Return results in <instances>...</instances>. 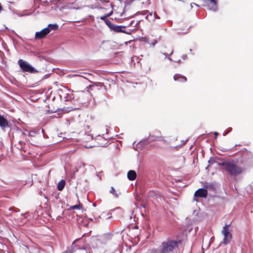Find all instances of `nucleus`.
<instances>
[{"instance_id": "obj_28", "label": "nucleus", "mask_w": 253, "mask_h": 253, "mask_svg": "<svg viewBox=\"0 0 253 253\" xmlns=\"http://www.w3.org/2000/svg\"><path fill=\"white\" fill-rule=\"evenodd\" d=\"M187 55L186 54H183L182 56V58L183 59V60H185L186 59H187Z\"/></svg>"}, {"instance_id": "obj_43", "label": "nucleus", "mask_w": 253, "mask_h": 253, "mask_svg": "<svg viewBox=\"0 0 253 253\" xmlns=\"http://www.w3.org/2000/svg\"><path fill=\"white\" fill-rule=\"evenodd\" d=\"M132 24H133V21H131V22H130V23L129 24V25H128V26H131V25H132Z\"/></svg>"}, {"instance_id": "obj_24", "label": "nucleus", "mask_w": 253, "mask_h": 253, "mask_svg": "<svg viewBox=\"0 0 253 253\" xmlns=\"http://www.w3.org/2000/svg\"><path fill=\"white\" fill-rule=\"evenodd\" d=\"M162 53L163 54H164V55L165 56V58H168V60H169V61H173L172 60V59L170 57H167V53H163V52H162Z\"/></svg>"}, {"instance_id": "obj_51", "label": "nucleus", "mask_w": 253, "mask_h": 253, "mask_svg": "<svg viewBox=\"0 0 253 253\" xmlns=\"http://www.w3.org/2000/svg\"><path fill=\"white\" fill-rule=\"evenodd\" d=\"M12 209H13L12 208H9V210H10V211H12Z\"/></svg>"}, {"instance_id": "obj_17", "label": "nucleus", "mask_w": 253, "mask_h": 253, "mask_svg": "<svg viewBox=\"0 0 253 253\" xmlns=\"http://www.w3.org/2000/svg\"><path fill=\"white\" fill-rule=\"evenodd\" d=\"M148 12H149L148 10H143L141 11H138L137 12H136L135 13V15H144L147 14L148 13Z\"/></svg>"}, {"instance_id": "obj_54", "label": "nucleus", "mask_w": 253, "mask_h": 253, "mask_svg": "<svg viewBox=\"0 0 253 253\" xmlns=\"http://www.w3.org/2000/svg\"><path fill=\"white\" fill-rule=\"evenodd\" d=\"M82 166H84V163H83V164H82Z\"/></svg>"}, {"instance_id": "obj_32", "label": "nucleus", "mask_w": 253, "mask_h": 253, "mask_svg": "<svg viewBox=\"0 0 253 253\" xmlns=\"http://www.w3.org/2000/svg\"><path fill=\"white\" fill-rule=\"evenodd\" d=\"M93 86L92 85H89L87 87V88H88V89H91V88L93 87Z\"/></svg>"}, {"instance_id": "obj_30", "label": "nucleus", "mask_w": 253, "mask_h": 253, "mask_svg": "<svg viewBox=\"0 0 253 253\" xmlns=\"http://www.w3.org/2000/svg\"><path fill=\"white\" fill-rule=\"evenodd\" d=\"M214 136H215V138H216L217 137L218 135V133L217 132H214Z\"/></svg>"}, {"instance_id": "obj_53", "label": "nucleus", "mask_w": 253, "mask_h": 253, "mask_svg": "<svg viewBox=\"0 0 253 253\" xmlns=\"http://www.w3.org/2000/svg\"><path fill=\"white\" fill-rule=\"evenodd\" d=\"M36 0H34V2L35 4V3H36Z\"/></svg>"}, {"instance_id": "obj_39", "label": "nucleus", "mask_w": 253, "mask_h": 253, "mask_svg": "<svg viewBox=\"0 0 253 253\" xmlns=\"http://www.w3.org/2000/svg\"><path fill=\"white\" fill-rule=\"evenodd\" d=\"M232 128H230L227 132H228V133L230 132V131H232Z\"/></svg>"}, {"instance_id": "obj_35", "label": "nucleus", "mask_w": 253, "mask_h": 253, "mask_svg": "<svg viewBox=\"0 0 253 253\" xmlns=\"http://www.w3.org/2000/svg\"><path fill=\"white\" fill-rule=\"evenodd\" d=\"M3 10L2 7L1 6V4L0 3V12Z\"/></svg>"}, {"instance_id": "obj_18", "label": "nucleus", "mask_w": 253, "mask_h": 253, "mask_svg": "<svg viewBox=\"0 0 253 253\" xmlns=\"http://www.w3.org/2000/svg\"><path fill=\"white\" fill-rule=\"evenodd\" d=\"M38 132V131L32 130L31 131H28V135L30 136H35L36 134Z\"/></svg>"}, {"instance_id": "obj_12", "label": "nucleus", "mask_w": 253, "mask_h": 253, "mask_svg": "<svg viewBox=\"0 0 253 253\" xmlns=\"http://www.w3.org/2000/svg\"><path fill=\"white\" fill-rule=\"evenodd\" d=\"M127 178L129 180H134L136 178V172L133 170H130L127 172Z\"/></svg>"}, {"instance_id": "obj_34", "label": "nucleus", "mask_w": 253, "mask_h": 253, "mask_svg": "<svg viewBox=\"0 0 253 253\" xmlns=\"http://www.w3.org/2000/svg\"><path fill=\"white\" fill-rule=\"evenodd\" d=\"M228 133V132H224L223 133V136H225V135H226Z\"/></svg>"}, {"instance_id": "obj_25", "label": "nucleus", "mask_w": 253, "mask_h": 253, "mask_svg": "<svg viewBox=\"0 0 253 253\" xmlns=\"http://www.w3.org/2000/svg\"><path fill=\"white\" fill-rule=\"evenodd\" d=\"M154 15L156 19H159L160 18V17L157 14L156 12H154Z\"/></svg>"}, {"instance_id": "obj_8", "label": "nucleus", "mask_w": 253, "mask_h": 253, "mask_svg": "<svg viewBox=\"0 0 253 253\" xmlns=\"http://www.w3.org/2000/svg\"><path fill=\"white\" fill-rule=\"evenodd\" d=\"M49 33V30L48 28H44L40 32H37L35 34V38L37 39H41L46 36Z\"/></svg>"}, {"instance_id": "obj_52", "label": "nucleus", "mask_w": 253, "mask_h": 253, "mask_svg": "<svg viewBox=\"0 0 253 253\" xmlns=\"http://www.w3.org/2000/svg\"><path fill=\"white\" fill-rule=\"evenodd\" d=\"M42 132L43 133L44 130H43V129H42Z\"/></svg>"}, {"instance_id": "obj_2", "label": "nucleus", "mask_w": 253, "mask_h": 253, "mask_svg": "<svg viewBox=\"0 0 253 253\" xmlns=\"http://www.w3.org/2000/svg\"><path fill=\"white\" fill-rule=\"evenodd\" d=\"M180 243V241L167 240L160 246L161 253H172Z\"/></svg>"}, {"instance_id": "obj_42", "label": "nucleus", "mask_w": 253, "mask_h": 253, "mask_svg": "<svg viewBox=\"0 0 253 253\" xmlns=\"http://www.w3.org/2000/svg\"><path fill=\"white\" fill-rule=\"evenodd\" d=\"M40 13V12L39 11H37L36 13H35V15H37V14H39Z\"/></svg>"}, {"instance_id": "obj_11", "label": "nucleus", "mask_w": 253, "mask_h": 253, "mask_svg": "<svg viewBox=\"0 0 253 253\" xmlns=\"http://www.w3.org/2000/svg\"><path fill=\"white\" fill-rule=\"evenodd\" d=\"M173 79L175 81H178L182 83H184L187 81V78L186 77L178 74H175L173 76Z\"/></svg>"}, {"instance_id": "obj_7", "label": "nucleus", "mask_w": 253, "mask_h": 253, "mask_svg": "<svg viewBox=\"0 0 253 253\" xmlns=\"http://www.w3.org/2000/svg\"><path fill=\"white\" fill-rule=\"evenodd\" d=\"M207 195V190L203 188L199 189L195 192L194 194V196L196 197L206 198Z\"/></svg>"}, {"instance_id": "obj_20", "label": "nucleus", "mask_w": 253, "mask_h": 253, "mask_svg": "<svg viewBox=\"0 0 253 253\" xmlns=\"http://www.w3.org/2000/svg\"><path fill=\"white\" fill-rule=\"evenodd\" d=\"M110 192L111 193H112V194H113L114 195H115L116 197H118V196L117 195V194L116 193L115 189H114V188L113 187H111Z\"/></svg>"}, {"instance_id": "obj_29", "label": "nucleus", "mask_w": 253, "mask_h": 253, "mask_svg": "<svg viewBox=\"0 0 253 253\" xmlns=\"http://www.w3.org/2000/svg\"><path fill=\"white\" fill-rule=\"evenodd\" d=\"M42 2V4L43 5H45V4H46V3H48V4H49V2H48V1H47V0L43 1Z\"/></svg>"}, {"instance_id": "obj_49", "label": "nucleus", "mask_w": 253, "mask_h": 253, "mask_svg": "<svg viewBox=\"0 0 253 253\" xmlns=\"http://www.w3.org/2000/svg\"><path fill=\"white\" fill-rule=\"evenodd\" d=\"M115 210H121V208L119 207H118V208H116Z\"/></svg>"}, {"instance_id": "obj_40", "label": "nucleus", "mask_w": 253, "mask_h": 253, "mask_svg": "<svg viewBox=\"0 0 253 253\" xmlns=\"http://www.w3.org/2000/svg\"><path fill=\"white\" fill-rule=\"evenodd\" d=\"M77 92L79 93H83L84 92V91H78Z\"/></svg>"}, {"instance_id": "obj_50", "label": "nucleus", "mask_w": 253, "mask_h": 253, "mask_svg": "<svg viewBox=\"0 0 253 253\" xmlns=\"http://www.w3.org/2000/svg\"><path fill=\"white\" fill-rule=\"evenodd\" d=\"M22 135H26V133L22 132Z\"/></svg>"}, {"instance_id": "obj_38", "label": "nucleus", "mask_w": 253, "mask_h": 253, "mask_svg": "<svg viewBox=\"0 0 253 253\" xmlns=\"http://www.w3.org/2000/svg\"><path fill=\"white\" fill-rule=\"evenodd\" d=\"M148 16H149V15H147L145 17V19H147V20H149V21H150L149 19L148 18Z\"/></svg>"}, {"instance_id": "obj_57", "label": "nucleus", "mask_w": 253, "mask_h": 253, "mask_svg": "<svg viewBox=\"0 0 253 253\" xmlns=\"http://www.w3.org/2000/svg\"><path fill=\"white\" fill-rule=\"evenodd\" d=\"M38 0V1H42V0Z\"/></svg>"}, {"instance_id": "obj_19", "label": "nucleus", "mask_w": 253, "mask_h": 253, "mask_svg": "<svg viewBox=\"0 0 253 253\" xmlns=\"http://www.w3.org/2000/svg\"><path fill=\"white\" fill-rule=\"evenodd\" d=\"M149 253H161L160 248L158 249H152L150 251Z\"/></svg>"}, {"instance_id": "obj_48", "label": "nucleus", "mask_w": 253, "mask_h": 253, "mask_svg": "<svg viewBox=\"0 0 253 253\" xmlns=\"http://www.w3.org/2000/svg\"><path fill=\"white\" fill-rule=\"evenodd\" d=\"M92 205H93V207H96V204L95 203H93Z\"/></svg>"}, {"instance_id": "obj_58", "label": "nucleus", "mask_w": 253, "mask_h": 253, "mask_svg": "<svg viewBox=\"0 0 253 253\" xmlns=\"http://www.w3.org/2000/svg\"><path fill=\"white\" fill-rule=\"evenodd\" d=\"M252 185H253V183H252Z\"/></svg>"}, {"instance_id": "obj_3", "label": "nucleus", "mask_w": 253, "mask_h": 253, "mask_svg": "<svg viewBox=\"0 0 253 253\" xmlns=\"http://www.w3.org/2000/svg\"><path fill=\"white\" fill-rule=\"evenodd\" d=\"M18 63L21 70L24 72H28L30 73H36L38 71L33 67L28 62L24 61L22 59H19L18 61Z\"/></svg>"}, {"instance_id": "obj_41", "label": "nucleus", "mask_w": 253, "mask_h": 253, "mask_svg": "<svg viewBox=\"0 0 253 253\" xmlns=\"http://www.w3.org/2000/svg\"><path fill=\"white\" fill-rule=\"evenodd\" d=\"M39 8V6H37L36 7H35V8L34 10V11H35L37 8Z\"/></svg>"}, {"instance_id": "obj_4", "label": "nucleus", "mask_w": 253, "mask_h": 253, "mask_svg": "<svg viewBox=\"0 0 253 253\" xmlns=\"http://www.w3.org/2000/svg\"><path fill=\"white\" fill-rule=\"evenodd\" d=\"M229 225L226 224L223 228L222 233L224 235L223 244L226 245L230 241L232 235L229 231Z\"/></svg>"}, {"instance_id": "obj_10", "label": "nucleus", "mask_w": 253, "mask_h": 253, "mask_svg": "<svg viewBox=\"0 0 253 253\" xmlns=\"http://www.w3.org/2000/svg\"><path fill=\"white\" fill-rule=\"evenodd\" d=\"M0 126L2 129L9 127L7 120L3 116L0 115Z\"/></svg>"}, {"instance_id": "obj_33", "label": "nucleus", "mask_w": 253, "mask_h": 253, "mask_svg": "<svg viewBox=\"0 0 253 253\" xmlns=\"http://www.w3.org/2000/svg\"><path fill=\"white\" fill-rule=\"evenodd\" d=\"M220 150L223 152H227V150L225 148H223L222 149H220Z\"/></svg>"}, {"instance_id": "obj_36", "label": "nucleus", "mask_w": 253, "mask_h": 253, "mask_svg": "<svg viewBox=\"0 0 253 253\" xmlns=\"http://www.w3.org/2000/svg\"><path fill=\"white\" fill-rule=\"evenodd\" d=\"M152 14H153V12H150L148 15H149V16H152Z\"/></svg>"}, {"instance_id": "obj_1", "label": "nucleus", "mask_w": 253, "mask_h": 253, "mask_svg": "<svg viewBox=\"0 0 253 253\" xmlns=\"http://www.w3.org/2000/svg\"><path fill=\"white\" fill-rule=\"evenodd\" d=\"M218 165L231 176H236L242 172L241 168L232 162L225 161L219 163Z\"/></svg>"}, {"instance_id": "obj_26", "label": "nucleus", "mask_w": 253, "mask_h": 253, "mask_svg": "<svg viewBox=\"0 0 253 253\" xmlns=\"http://www.w3.org/2000/svg\"><path fill=\"white\" fill-rule=\"evenodd\" d=\"M214 159L212 158H211L210 159V160H209L208 162H209V163H214Z\"/></svg>"}, {"instance_id": "obj_44", "label": "nucleus", "mask_w": 253, "mask_h": 253, "mask_svg": "<svg viewBox=\"0 0 253 253\" xmlns=\"http://www.w3.org/2000/svg\"><path fill=\"white\" fill-rule=\"evenodd\" d=\"M173 51L172 50L171 52H170L169 55H171L173 54Z\"/></svg>"}, {"instance_id": "obj_13", "label": "nucleus", "mask_w": 253, "mask_h": 253, "mask_svg": "<svg viewBox=\"0 0 253 253\" xmlns=\"http://www.w3.org/2000/svg\"><path fill=\"white\" fill-rule=\"evenodd\" d=\"M65 185V180H60L58 183L57 189L59 191H62L64 189Z\"/></svg>"}, {"instance_id": "obj_31", "label": "nucleus", "mask_w": 253, "mask_h": 253, "mask_svg": "<svg viewBox=\"0 0 253 253\" xmlns=\"http://www.w3.org/2000/svg\"><path fill=\"white\" fill-rule=\"evenodd\" d=\"M158 43L157 41L155 40L152 43V44L153 46H154L155 44H156Z\"/></svg>"}, {"instance_id": "obj_23", "label": "nucleus", "mask_w": 253, "mask_h": 253, "mask_svg": "<svg viewBox=\"0 0 253 253\" xmlns=\"http://www.w3.org/2000/svg\"><path fill=\"white\" fill-rule=\"evenodd\" d=\"M107 16H106V14H105L104 15H103L100 17V19H101L102 20H103L105 22V20H106L107 19Z\"/></svg>"}, {"instance_id": "obj_5", "label": "nucleus", "mask_w": 253, "mask_h": 253, "mask_svg": "<svg viewBox=\"0 0 253 253\" xmlns=\"http://www.w3.org/2000/svg\"><path fill=\"white\" fill-rule=\"evenodd\" d=\"M147 197L149 198H153L159 203L163 201V198L160 193L154 190H150L147 194Z\"/></svg>"}, {"instance_id": "obj_27", "label": "nucleus", "mask_w": 253, "mask_h": 253, "mask_svg": "<svg viewBox=\"0 0 253 253\" xmlns=\"http://www.w3.org/2000/svg\"><path fill=\"white\" fill-rule=\"evenodd\" d=\"M112 13H113V11H111L109 13L106 14V15L107 16V17H108L110 16L112 14Z\"/></svg>"}, {"instance_id": "obj_47", "label": "nucleus", "mask_w": 253, "mask_h": 253, "mask_svg": "<svg viewBox=\"0 0 253 253\" xmlns=\"http://www.w3.org/2000/svg\"><path fill=\"white\" fill-rule=\"evenodd\" d=\"M88 7H89V8H94V7L93 6H87Z\"/></svg>"}, {"instance_id": "obj_14", "label": "nucleus", "mask_w": 253, "mask_h": 253, "mask_svg": "<svg viewBox=\"0 0 253 253\" xmlns=\"http://www.w3.org/2000/svg\"><path fill=\"white\" fill-rule=\"evenodd\" d=\"M46 28H48L50 32L51 30H57L58 28V25L57 24H49Z\"/></svg>"}, {"instance_id": "obj_9", "label": "nucleus", "mask_w": 253, "mask_h": 253, "mask_svg": "<svg viewBox=\"0 0 253 253\" xmlns=\"http://www.w3.org/2000/svg\"><path fill=\"white\" fill-rule=\"evenodd\" d=\"M126 27L125 26L122 25H115L112 30L114 31L119 33V32H122L126 33V34H130L131 31L129 30V31H126L124 29Z\"/></svg>"}, {"instance_id": "obj_55", "label": "nucleus", "mask_w": 253, "mask_h": 253, "mask_svg": "<svg viewBox=\"0 0 253 253\" xmlns=\"http://www.w3.org/2000/svg\"><path fill=\"white\" fill-rule=\"evenodd\" d=\"M191 51H192V49H190V52H191Z\"/></svg>"}, {"instance_id": "obj_16", "label": "nucleus", "mask_w": 253, "mask_h": 253, "mask_svg": "<svg viewBox=\"0 0 253 253\" xmlns=\"http://www.w3.org/2000/svg\"><path fill=\"white\" fill-rule=\"evenodd\" d=\"M105 23L108 26V27L112 30L115 25L112 24V22L108 19L105 20Z\"/></svg>"}, {"instance_id": "obj_37", "label": "nucleus", "mask_w": 253, "mask_h": 253, "mask_svg": "<svg viewBox=\"0 0 253 253\" xmlns=\"http://www.w3.org/2000/svg\"><path fill=\"white\" fill-rule=\"evenodd\" d=\"M175 62L176 63H181V60L179 59L177 61H175Z\"/></svg>"}, {"instance_id": "obj_56", "label": "nucleus", "mask_w": 253, "mask_h": 253, "mask_svg": "<svg viewBox=\"0 0 253 253\" xmlns=\"http://www.w3.org/2000/svg\"><path fill=\"white\" fill-rule=\"evenodd\" d=\"M11 3H13L14 2H10Z\"/></svg>"}, {"instance_id": "obj_15", "label": "nucleus", "mask_w": 253, "mask_h": 253, "mask_svg": "<svg viewBox=\"0 0 253 253\" xmlns=\"http://www.w3.org/2000/svg\"><path fill=\"white\" fill-rule=\"evenodd\" d=\"M74 98V95L73 94H67L65 96V101H70Z\"/></svg>"}, {"instance_id": "obj_45", "label": "nucleus", "mask_w": 253, "mask_h": 253, "mask_svg": "<svg viewBox=\"0 0 253 253\" xmlns=\"http://www.w3.org/2000/svg\"><path fill=\"white\" fill-rule=\"evenodd\" d=\"M30 15V14H24L23 15H24V16H27V15Z\"/></svg>"}, {"instance_id": "obj_46", "label": "nucleus", "mask_w": 253, "mask_h": 253, "mask_svg": "<svg viewBox=\"0 0 253 253\" xmlns=\"http://www.w3.org/2000/svg\"><path fill=\"white\" fill-rule=\"evenodd\" d=\"M193 4H194L196 5L197 6H198V7H199V5H198V4H197L195 3H193Z\"/></svg>"}, {"instance_id": "obj_21", "label": "nucleus", "mask_w": 253, "mask_h": 253, "mask_svg": "<svg viewBox=\"0 0 253 253\" xmlns=\"http://www.w3.org/2000/svg\"><path fill=\"white\" fill-rule=\"evenodd\" d=\"M18 143L20 144V146H18L17 148L19 149H22L23 148V145L25 144V143L22 141H19Z\"/></svg>"}, {"instance_id": "obj_22", "label": "nucleus", "mask_w": 253, "mask_h": 253, "mask_svg": "<svg viewBox=\"0 0 253 253\" xmlns=\"http://www.w3.org/2000/svg\"><path fill=\"white\" fill-rule=\"evenodd\" d=\"M81 207H82V206L80 205V204H79V205H76L72 206V208L73 209H80Z\"/></svg>"}, {"instance_id": "obj_6", "label": "nucleus", "mask_w": 253, "mask_h": 253, "mask_svg": "<svg viewBox=\"0 0 253 253\" xmlns=\"http://www.w3.org/2000/svg\"><path fill=\"white\" fill-rule=\"evenodd\" d=\"M149 137L150 140H149L148 138H146V144H148L153 141H164V137L161 135L156 136L153 135H149ZM145 141V140H144V141H140L139 143H144Z\"/></svg>"}]
</instances>
